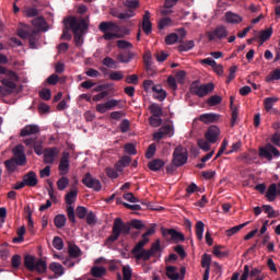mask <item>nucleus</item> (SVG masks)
I'll return each mask as SVG.
<instances>
[{
	"mask_svg": "<svg viewBox=\"0 0 280 280\" xmlns=\"http://www.w3.org/2000/svg\"><path fill=\"white\" fill-rule=\"evenodd\" d=\"M272 28H266V31H260L259 33V43L260 45H262L265 42H267L268 39H270L271 35H272Z\"/></svg>",
	"mask_w": 280,
	"mask_h": 280,
	"instance_id": "nucleus-35",
	"label": "nucleus"
},
{
	"mask_svg": "<svg viewBox=\"0 0 280 280\" xmlns=\"http://www.w3.org/2000/svg\"><path fill=\"white\" fill-rule=\"evenodd\" d=\"M82 184L89 188V189H93L96 192H100L102 190V183L100 182V179L95 178L92 176V174L90 172H88L83 178H82Z\"/></svg>",
	"mask_w": 280,
	"mask_h": 280,
	"instance_id": "nucleus-8",
	"label": "nucleus"
},
{
	"mask_svg": "<svg viewBox=\"0 0 280 280\" xmlns=\"http://www.w3.org/2000/svg\"><path fill=\"white\" fill-rule=\"evenodd\" d=\"M214 89V83H207L200 85L198 81H195L190 85V93L197 95L198 97H205L209 93L213 92Z\"/></svg>",
	"mask_w": 280,
	"mask_h": 280,
	"instance_id": "nucleus-5",
	"label": "nucleus"
},
{
	"mask_svg": "<svg viewBox=\"0 0 280 280\" xmlns=\"http://www.w3.org/2000/svg\"><path fill=\"white\" fill-rule=\"evenodd\" d=\"M49 269L57 276L61 277L63 275V267L60 262L54 261L49 265Z\"/></svg>",
	"mask_w": 280,
	"mask_h": 280,
	"instance_id": "nucleus-34",
	"label": "nucleus"
},
{
	"mask_svg": "<svg viewBox=\"0 0 280 280\" xmlns=\"http://www.w3.org/2000/svg\"><path fill=\"white\" fill-rule=\"evenodd\" d=\"M74 35V43L77 47H80L83 44V33L78 31V28L72 30Z\"/></svg>",
	"mask_w": 280,
	"mask_h": 280,
	"instance_id": "nucleus-45",
	"label": "nucleus"
},
{
	"mask_svg": "<svg viewBox=\"0 0 280 280\" xmlns=\"http://www.w3.org/2000/svg\"><path fill=\"white\" fill-rule=\"evenodd\" d=\"M124 79V73L121 71H112L109 72V80L112 81H121Z\"/></svg>",
	"mask_w": 280,
	"mask_h": 280,
	"instance_id": "nucleus-54",
	"label": "nucleus"
},
{
	"mask_svg": "<svg viewBox=\"0 0 280 280\" xmlns=\"http://www.w3.org/2000/svg\"><path fill=\"white\" fill-rule=\"evenodd\" d=\"M88 214H89V212H88L86 207H83V206L77 207V217L80 220H84Z\"/></svg>",
	"mask_w": 280,
	"mask_h": 280,
	"instance_id": "nucleus-52",
	"label": "nucleus"
},
{
	"mask_svg": "<svg viewBox=\"0 0 280 280\" xmlns=\"http://www.w3.org/2000/svg\"><path fill=\"white\" fill-rule=\"evenodd\" d=\"M91 273L94 278L101 279L106 275L105 267H92Z\"/></svg>",
	"mask_w": 280,
	"mask_h": 280,
	"instance_id": "nucleus-36",
	"label": "nucleus"
},
{
	"mask_svg": "<svg viewBox=\"0 0 280 280\" xmlns=\"http://www.w3.org/2000/svg\"><path fill=\"white\" fill-rule=\"evenodd\" d=\"M11 265L13 269H19L21 265V256L19 254H14L11 257Z\"/></svg>",
	"mask_w": 280,
	"mask_h": 280,
	"instance_id": "nucleus-56",
	"label": "nucleus"
},
{
	"mask_svg": "<svg viewBox=\"0 0 280 280\" xmlns=\"http://www.w3.org/2000/svg\"><path fill=\"white\" fill-rule=\"evenodd\" d=\"M28 43H30V48L35 49L36 48V33L35 31H32L28 35Z\"/></svg>",
	"mask_w": 280,
	"mask_h": 280,
	"instance_id": "nucleus-59",
	"label": "nucleus"
},
{
	"mask_svg": "<svg viewBox=\"0 0 280 280\" xmlns=\"http://www.w3.org/2000/svg\"><path fill=\"white\" fill-rule=\"evenodd\" d=\"M165 275L170 280H179L180 273L177 271V267H173L172 265H168L165 267Z\"/></svg>",
	"mask_w": 280,
	"mask_h": 280,
	"instance_id": "nucleus-22",
	"label": "nucleus"
},
{
	"mask_svg": "<svg viewBox=\"0 0 280 280\" xmlns=\"http://www.w3.org/2000/svg\"><path fill=\"white\" fill-rule=\"evenodd\" d=\"M273 80H280V69L275 70L268 78L267 82L273 81Z\"/></svg>",
	"mask_w": 280,
	"mask_h": 280,
	"instance_id": "nucleus-63",
	"label": "nucleus"
},
{
	"mask_svg": "<svg viewBox=\"0 0 280 280\" xmlns=\"http://www.w3.org/2000/svg\"><path fill=\"white\" fill-rule=\"evenodd\" d=\"M78 188H72L66 196H65V201L68 206L67 208V215L68 219L71 223L75 224L77 220H75V212H74V208L72 207V205H74V202L77 201L78 198Z\"/></svg>",
	"mask_w": 280,
	"mask_h": 280,
	"instance_id": "nucleus-4",
	"label": "nucleus"
},
{
	"mask_svg": "<svg viewBox=\"0 0 280 280\" xmlns=\"http://www.w3.org/2000/svg\"><path fill=\"white\" fill-rule=\"evenodd\" d=\"M225 21L229 24L235 25V24L242 23V21H244V19L242 18V15H240L237 13L228 11V12H225Z\"/></svg>",
	"mask_w": 280,
	"mask_h": 280,
	"instance_id": "nucleus-21",
	"label": "nucleus"
},
{
	"mask_svg": "<svg viewBox=\"0 0 280 280\" xmlns=\"http://www.w3.org/2000/svg\"><path fill=\"white\" fill-rule=\"evenodd\" d=\"M4 165L8 170V172L11 174L14 173L16 171V167L19 166L18 163L15 162V160H13V158L10 160H7L4 162Z\"/></svg>",
	"mask_w": 280,
	"mask_h": 280,
	"instance_id": "nucleus-46",
	"label": "nucleus"
},
{
	"mask_svg": "<svg viewBox=\"0 0 280 280\" xmlns=\"http://www.w3.org/2000/svg\"><path fill=\"white\" fill-rule=\"evenodd\" d=\"M229 36V31L226 26H217L214 31H208L207 37L209 42H214L217 39L222 40Z\"/></svg>",
	"mask_w": 280,
	"mask_h": 280,
	"instance_id": "nucleus-10",
	"label": "nucleus"
},
{
	"mask_svg": "<svg viewBox=\"0 0 280 280\" xmlns=\"http://www.w3.org/2000/svg\"><path fill=\"white\" fill-rule=\"evenodd\" d=\"M177 42H178L177 33H170V35H166V37H165L166 45H174Z\"/></svg>",
	"mask_w": 280,
	"mask_h": 280,
	"instance_id": "nucleus-51",
	"label": "nucleus"
},
{
	"mask_svg": "<svg viewBox=\"0 0 280 280\" xmlns=\"http://www.w3.org/2000/svg\"><path fill=\"white\" fill-rule=\"evenodd\" d=\"M149 110L152 114V116H158V117L163 116V108L156 103L151 104L149 106Z\"/></svg>",
	"mask_w": 280,
	"mask_h": 280,
	"instance_id": "nucleus-38",
	"label": "nucleus"
},
{
	"mask_svg": "<svg viewBox=\"0 0 280 280\" xmlns=\"http://www.w3.org/2000/svg\"><path fill=\"white\" fill-rule=\"evenodd\" d=\"M161 116H151L149 117V124L153 127H159L162 125V119L160 118Z\"/></svg>",
	"mask_w": 280,
	"mask_h": 280,
	"instance_id": "nucleus-58",
	"label": "nucleus"
},
{
	"mask_svg": "<svg viewBox=\"0 0 280 280\" xmlns=\"http://www.w3.org/2000/svg\"><path fill=\"white\" fill-rule=\"evenodd\" d=\"M197 143H198V148H200V150H203V152H210L211 144L209 141H207L206 139H199L197 141Z\"/></svg>",
	"mask_w": 280,
	"mask_h": 280,
	"instance_id": "nucleus-48",
	"label": "nucleus"
},
{
	"mask_svg": "<svg viewBox=\"0 0 280 280\" xmlns=\"http://www.w3.org/2000/svg\"><path fill=\"white\" fill-rule=\"evenodd\" d=\"M39 97L44 101H49L51 98V92L49 89H43L39 92Z\"/></svg>",
	"mask_w": 280,
	"mask_h": 280,
	"instance_id": "nucleus-61",
	"label": "nucleus"
},
{
	"mask_svg": "<svg viewBox=\"0 0 280 280\" xmlns=\"http://www.w3.org/2000/svg\"><path fill=\"white\" fill-rule=\"evenodd\" d=\"M234 100L233 96L230 97V108L232 110L231 127H234L237 122V106L233 105Z\"/></svg>",
	"mask_w": 280,
	"mask_h": 280,
	"instance_id": "nucleus-30",
	"label": "nucleus"
},
{
	"mask_svg": "<svg viewBox=\"0 0 280 280\" xmlns=\"http://www.w3.org/2000/svg\"><path fill=\"white\" fill-rule=\"evenodd\" d=\"M0 75L4 77L1 80L3 86H0V94L3 96L12 94L16 89V84L13 82L18 80L16 73L0 66Z\"/></svg>",
	"mask_w": 280,
	"mask_h": 280,
	"instance_id": "nucleus-3",
	"label": "nucleus"
},
{
	"mask_svg": "<svg viewBox=\"0 0 280 280\" xmlns=\"http://www.w3.org/2000/svg\"><path fill=\"white\" fill-rule=\"evenodd\" d=\"M152 92L156 93L153 97L159 102H162L167 97V92L163 90L162 85L152 86Z\"/></svg>",
	"mask_w": 280,
	"mask_h": 280,
	"instance_id": "nucleus-24",
	"label": "nucleus"
},
{
	"mask_svg": "<svg viewBox=\"0 0 280 280\" xmlns=\"http://www.w3.org/2000/svg\"><path fill=\"white\" fill-rule=\"evenodd\" d=\"M13 154H14V158L12 159L14 160L16 165H20V166L25 165L26 156L24 154V147L22 144H19L13 149Z\"/></svg>",
	"mask_w": 280,
	"mask_h": 280,
	"instance_id": "nucleus-12",
	"label": "nucleus"
},
{
	"mask_svg": "<svg viewBox=\"0 0 280 280\" xmlns=\"http://www.w3.org/2000/svg\"><path fill=\"white\" fill-rule=\"evenodd\" d=\"M40 132V128L37 125H26L24 128L21 129L20 136L27 137L23 140V143L26 148H33L35 154L40 156L43 154V141L35 137V135Z\"/></svg>",
	"mask_w": 280,
	"mask_h": 280,
	"instance_id": "nucleus-2",
	"label": "nucleus"
},
{
	"mask_svg": "<svg viewBox=\"0 0 280 280\" xmlns=\"http://www.w3.org/2000/svg\"><path fill=\"white\" fill-rule=\"evenodd\" d=\"M57 154H58L57 148L46 149L44 154V163H47L48 165H52Z\"/></svg>",
	"mask_w": 280,
	"mask_h": 280,
	"instance_id": "nucleus-20",
	"label": "nucleus"
},
{
	"mask_svg": "<svg viewBox=\"0 0 280 280\" xmlns=\"http://www.w3.org/2000/svg\"><path fill=\"white\" fill-rule=\"evenodd\" d=\"M52 246L57 250H62V248H63V240L60 236H55V238L52 241Z\"/></svg>",
	"mask_w": 280,
	"mask_h": 280,
	"instance_id": "nucleus-57",
	"label": "nucleus"
},
{
	"mask_svg": "<svg viewBox=\"0 0 280 280\" xmlns=\"http://www.w3.org/2000/svg\"><path fill=\"white\" fill-rule=\"evenodd\" d=\"M24 266L26 267L27 270L31 272L35 271L36 269V262H35V257L32 255H26L24 257Z\"/></svg>",
	"mask_w": 280,
	"mask_h": 280,
	"instance_id": "nucleus-28",
	"label": "nucleus"
},
{
	"mask_svg": "<svg viewBox=\"0 0 280 280\" xmlns=\"http://www.w3.org/2000/svg\"><path fill=\"white\" fill-rule=\"evenodd\" d=\"M98 31L106 33V32H114L117 33L119 31L118 24L112 21H103L98 24Z\"/></svg>",
	"mask_w": 280,
	"mask_h": 280,
	"instance_id": "nucleus-16",
	"label": "nucleus"
},
{
	"mask_svg": "<svg viewBox=\"0 0 280 280\" xmlns=\"http://www.w3.org/2000/svg\"><path fill=\"white\" fill-rule=\"evenodd\" d=\"M220 137V128L218 126H210L205 133V138L209 143L218 142Z\"/></svg>",
	"mask_w": 280,
	"mask_h": 280,
	"instance_id": "nucleus-14",
	"label": "nucleus"
},
{
	"mask_svg": "<svg viewBox=\"0 0 280 280\" xmlns=\"http://www.w3.org/2000/svg\"><path fill=\"white\" fill-rule=\"evenodd\" d=\"M63 24H65V28L62 31L61 39L71 40L72 35L69 32L72 31V28H70L69 22H66V19L63 20Z\"/></svg>",
	"mask_w": 280,
	"mask_h": 280,
	"instance_id": "nucleus-39",
	"label": "nucleus"
},
{
	"mask_svg": "<svg viewBox=\"0 0 280 280\" xmlns=\"http://www.w3.org/2000/svg\"><path fill=\"white\" fill-rule=\"evenodd\" d=\"M116 46L120 49H131L133 47L132 44L126 39H118V42H116Z\"/></svg>",
	"mask_w": 280,
	"mask_h": 280,
	"instance_id": "nucleus-53",
	"label": "nucleus"
},
{
	"mask_svg": "<svg viewBox=\"0 0 280 280\" xmlns=\"http://www.w3.org/2000/svg\"><path fill=\"white\" fill-rule=\"evenodd\" d=\"M132 271L130 267H122V279L124 280H131Z\"/></svg>",
	"mask_w": 280,
	"mask_h": 280,
	"instance_id": "nucleus-62",
	"label": "nucleus"
},
{
	"mask_svg": "<svg viewBox=\"0 0 280 280\" xmlns=\"http://www.w3.org/2000/svg\"><path fill=\"white\" fill-rule=\"evenodd\" d=\"M278 101V98L275 97H267L264 102L265 104V109L267 112H270L272 109L273 104Z\"/></svg>",
	"mask_w": 280,
	"mask_h": 280,
	"instance_id": "nucleus-55",
	"label": "nucleus"
},
{
	"mask_svg": "<svg viewBox=\"0 0 280 280\" xmlns=\"http://www.w3.org/2000/svg\"><path fill=\"white\" fill-rule=\"evenodd\" d=\"M152 256H155L156 253L162 252L161 241L156 240L154 243L151 244V247L148 249Z\"/></svg>",
	"mask_w": 280,
	"mask_h": 280,
	"instance_id": "nucleus-44",
	"label": "nucleus"
},
{
	"mask_svg": "<svg viewBox=\"0 0 280 280\" xmlns=\"http://www.w3.org/2000/svg\"><path fill=\"white\" fill-rule=\"evenodd\" d=\"M211 261L212 257L210 254L205 253L201 256V267L205 269V271H211Z\"/></svg>",
	"mask_w": 280,
	"mask_h": 280,
	"instance_id": "nucleus-29",
	"label": "nucleus"
},
{
	"mask_svg": "<svg viewBox=\"0 0 280 280\" xmlns=\"http://www.w3.org/2000/svg\"><path fill=\"white\" fill-rule=\"evenodd\" d=\"M162 235L164 237L171 236L172 241L175 244H178L180 242H185V235L182 232L176 231L175 229H163L162 230Z\"/></svg>",
	"mask_w": 280,
	"mask_h": 280,
	"instance_id": "nucleus-11",
	"label": "nucleus"
},
{
	"mask_svg": "<svg viewBox=\"0 0 280 280\" xmlns=\"http://www.w3.org/2000/svg\"><path fill=\"white\" fill-rule=\"evenodd\" d=\"M67 218L65 214H57L54 219V223L57 229H62L66 226Z\"/></svg>",
	"mask_w": 280,
	"mask_h": 280,
	"instance_id": "nucleus-37",
	"label": "nucleus"
},
{
	"mask_svg": "<svg viewBox=\"0 0 280 280\" xmlns=\"http://www.w3.org/2000/svg\"><path fill=\"white\" fill-rule=\"evenodd\" d=\"M173 25V19L172 18H162L160 21H159V24H158V28L159 30H164L165 27H170Z\"/></svg>",
	"mask_w": 280,
	"mask_h": 280,
	"instance_id": "nucleus-42",
	"label": "nucleus"
},
{
	"mask_svg": "<svg viewBox=\"0 0 280 280\" xmlns=\"http://www.w3.org/2000/svg\"><path fill=\"white\" fill-rule=\"evenodd\" d=\"M103 66L109 69H117V62L110 57H105V59H103Z\"/></svg>",
	"mask_w": 280,
	"mask_h": 280,
	"instance_id": "nucleus-49",
	"label": "nucleus"
},
{
	"mask_svg": "<svg viewBox=\"0 0 280 280\" xmlns=\"http://www.w3.org/2000/svg\"><path fill=\"white\" fill-rule=\"evenodd\" d=\"M151 13L150 11H144V14L142 16V24H141V28L142 32L149 36L152 34V22L150 20Z\"/></svg>",
	"mask_w": 280,
	"mask_h": 280,
	"instance_id": "nucleus-15",
	"label": "nucleus"
},
{
	"mask_svg": "<svg viewBox=\"0 0 280 280\" xmlns=\"http://www.w3.org/2000/svg\"><path fill=\"white\" fill-rule=\"evenodd\" d=\"M66 23H69L71 30L77 28V31L81 33L89 28V24L83 18L78 20L75 16H68L66 18Z\"/></svg>",
	"mask_w": 280,
	"mask_h": 280,
	"instance_id": "nucleus-9",
	"label": "nucleus"
},
{
	"mask_svg": "<svg viewBox=\"0 0 280 280\" xmlns=\"http://www.w3.org/2000/svg\"><path fill=\"white\" fill-rule=\"evenodd\" d=\"M133 56L135 55L129 51H124L122 54L118 55V61L122 63H129Z\"/></svg>",
	"mask_w": 280,
	"mask_h": 280,
	"instance_id": "nucleus-43",
	"label": "nucleus"
},
{
	"mask_svg": "<svg viewBox=\"0 0 280 280\" xmlns=\"http://www.w3.org/2000/svg\"><path fill=\"white\" fill-rule=\"evenodd\" d=\"M133 256L136 260H143V261H149L151 257H153L149 249H141L140 252L133 253Z\"/></svg>",
	"mask_w": 280,
	"mask_h": 280,
	"instance_id": "nucleus-26",
	"label": "nucleus"
},
{
	"mask_svg": "<svg viewBox=\"0 0 280 280\" xmlns=\"http://www.w3.org/2000/svg\"><path fill=\"white\" fill-rule=\"evenodd\" d=\"M271 142L277 147L280 148V132H275L271 136Z\"/></svg>",
	"mask_w": 280,
	"mask_h": 280,
	"instance_id": "nucleus-64",
	"label": "nucleus"
},
{
	"mask_svg": "<svg viewBox=\"0 0 280 280\" xmlns=\"http://www.w3.org/2000/svg\"><path fill=\"white\" fill-rule=\"evenodd\" d=\"M164 165L165 162L161 159H154L148 163V167L151 172H160Z\"/></svg>",
	"mask_w": 280,
	"mask_h": 280,
	"instance_id": "nucleus-23",
	"label": "nucleus"
},
{
	"mask_svg": "<svg viewBox=\"0 0 280 280\" xmlns=\"http://www.w3.org/2000/svg\"><path fill=\"white\" fill-rule=\"evenodd\" d=\"M69 183H70V180H69V178L67 176L60 177L58 179V182H57L58 190L59 191L66 190L68 188V186H69Z\"/></svg>",
	"mask_w": 280,
	"mask_h": 280,
	"instance_id": "nucleus-41",
	"label": "nucleus"
},
{
	"mask_svg": "<svg viewBox=\"0 0 280 280\" xmlns=\"http://www.w3.org/2000/svg\"><path fill=\"white\" fill-rule=\"evenodd\" d=\"M220 115L215 113H207L199 116V120L206 125L218 122L220 120Z\"/></svg>",
	"mask_w": 280,
	"mask_h": 280,
	"instance_id": "nucleus-19",
	"label": "nucleus"
},
{
	"mask_svg": "<svg viewBox=\"0 0 280 280\" xmlns=\"http://www.w3.org/2000/svg\"><path fill=\"white\" fill-rule=\"evenodd\" d=\"M35 270H37L39 273H44L47 270V264L45 260L39 259L36 264H35Z\"/></svg>",
	"mask_w": 280,
	"mask_h": 280,
	"instance_id": "nucleus-50",
	"label": "nucleus"
},
{
	"mask_svg": "<svg viewBox=\"0 0 280 280\" xmlns=\"http://www.w3.org/2000/svg\"><path fill=\"white\" fill-rule=\"evenodd\" d=\"M117 16H118L119 20L127 21V20H129V19L136 16V10H133V9H128V10L125 11V12L118 13Z\"/></svg>",
	"mask_w": 280,
	"mask_h": 280,
	"instance_id": "nucleus-40",
	"label": "nucleus"
},
{
	"mask_svg": "<svg viewBox=\"0 0 280 280\" xmlns=\"http://www.w3.org/2000/svg\"><path fill=\"white\" fill-rule=\"evenodd\" d=\"M69 167H70V153L65 151L62 153V156H61L60 163H59L60 176L67 175L69 173Z\"/></svg>",
	"mask_w": 280,
	"mask_h": 280,
	"instance_id": "nucleus-13",
	"label": "nucleus"
},
{
	"mask_svg": "<svg viewBox=\"0 0 280 280\" xmlns=\"http://www.w3.org/2000/svg\"><path fill=\"white\" fill-rule=\"evenodd\" d=\"M68 253H69V256L74 259L82 256L81 248L77 244H73V243H69Z\"/></svg>",
	"mask_w": 280,
	"mask_h": 280,
	"instance_id": "nucleus-25",
	"label": "nucleus"
},
{
	"mask_svg": "<svg viewBox=\"0 0 280 280\" xmlns=\"http://www.w3.org/2000/svg\"><path fill=\"white\" fill-rule=\"evenodd\" d=\"M150 242L149 238L142 237L131 249V254L144 250V246Z\"/></svg>",
	"mask_w": 280,
	"mask_h": 280,
	"instance_id": "nucleus-31",
	"label": "nucleus"
},
{
	"mask_svg": "<svg viewBox=\"0 0 280 280\" xmlns=\"http://www.w3.org/2000/svg\"><path fill=\"white\" fill-rule=\"evenodd\" d=\"M196 44L194 39H189L188 42H184L183 44H179L178 51L179 52H186L195 48Z\"/></svg>",
	"mask_w": 280,
	"mask_h": 280,
	"instance_id": "nucleus-32",
	"label": "nucleus"
},
{
	"mask_svg": "<svg viewBox=\"0 0 280 280\" xmlns=\"http://www.w3.org/2000/svg\"><path fill=\"white\" fill-rule=\"evenodd\" d=\"M259 156L272 161L273 159L280 158V151L271 143H267L265 147L259 149Z\"/></svg>",
	"mask_w": 280,
	"mask_h": 280,
	"instance_id": "nucleus-7",
	"label": "nucleus"
},
{
	"mask_svg": "<svg viewBox=\"0 0 280 280\" xmlns=\"http://www.w3.org/2000/svg\"><path fill=\"white\" fill-rule=\"evenodd\" d=\"M172 162L175 165H178L179 167H183V165H186V163H188V151H187V149L184 148L183 145H177L174 149Z\"/></svg>",
	"mask_w": 280,
	"mask_h": 280,
	"instance_id": "nucleus-6",
	"label": "nucleus"
},
{
	"mask_svg": "<svg viewBox=\"0 0 280 280\" xmlns=\"http://www.w3.org/2000/svg\"><path fill=\"white\" fill-rule=\"evenodd\" d=\"M122 35H119V33H108L106 32L104 35H103V39L105 40H114L116 38H121Z\"/></svg>",
	"mask_w": 280,
	"mask_h": 280,
	"instance_id": "nucleus-60",
	"label": "nucleus"
},
{
	"mask_svg": "<svg viewBox=\"0 0 280 280\" xmlns=\"http://www.w3.org/2000/svg\"><path fill=\"white\" fill-rule=\"evenodd\" d=\"M23 182L25 186L34 188L38 185L37 175L35 172L31 171L23 176Z\"/></svg>",
	"mask_w": 280,
	"mask_h": 280,
	"instance_id": "nucleus-17",
	"label": "nucleus"
},
{
	"mask_svg": "<svg viewBox=\"0 0 280 280\" xmlns=\"http://www.w3.org/2000/svg\"><path fill=\"white\" fill-rule=\"evenodd\" d=\"M143 223L141 220L133 219L130 222H124L121 218L114 219V225H112V235L105 240V246L110 247L116 243L120 235H130L131 229L141 230Z\"/></svg>",
	"mask_w": 280,
	"mask_h": 280,
	"instance_id": "nucleus-1",
	"label": "nucleus"
},
{
	"mask_svg": "<svg viewBox=\"0 0 280 280\" xmlns=\"http://www.w3.org/2000/svg\"><path fill=\"white\" fill-rule=\"evenodd\" d=\"M248 224H249V221L244 222V223L238 224V225H235V226H233V228H231V229H228V230L225 231V235H226L228 237H231V236L237 234L240 231H242V230H243L245 226H247Z\"/></svg>",
	"mask_w": 280,
	"mask_h": 280,
	"instance_id": "nucleus-27",
	"label": "nucleus"
},
{
	"mask_svg": "<svg viewBox=\"0 0 280 280\" xmlns=\"http://www.w3.org/2000/svg\"><path fill=\"white\" fill-rule=\"evenodd\" d=\"M207 104L209 106H218V105L222 104V96H220V95L210 96L207 100Z\"/></svg>",
	"mask_w": 280,
	"mask_h": 280,
	"instance_id": "nucleus-47",
	"label": "nucleus"
},
{
	"mask_svg": "<svg viewBox=\"0 0 280 280\" xmlns=\"http://www.w3.org/2000/svg\"><path fill=\"white\" fill-rule=\"evenodd\" d=\"M195 229H196L197 240L202 241L203 234H205V223L202 221H197Z\"/></svg>",
	"mask_w": 280,
	"mask_h": 280,
	"instance_id": "nucleus-33",
	"label": "nucleus"
},
{
	"mask_svg": "<svg viewBox=\"0 0 280 280\" xmlns=\"http://www.w3.org/2000/svg\"><path fill=\"white\" fill-rule=\"evenodd\" d=\"M278 195L280 196V183L278 185L271 184L267 190L266 198L269 202H272Z\"/></svg>",
	"mask_w": 280,
	"mask_h": 280,
	"instance_id": "nucleus-18",
	"label": "nucleus"
}]
</instances>
